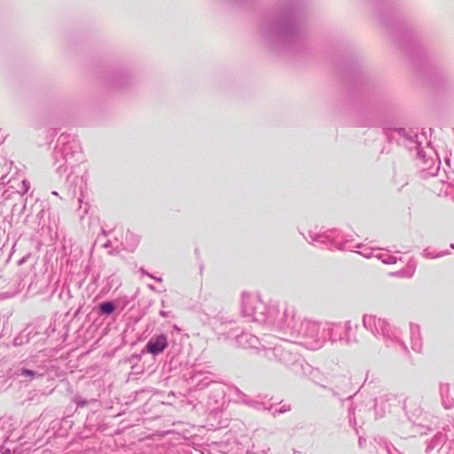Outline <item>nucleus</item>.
Segmentation results:
<instances>
[{
	"instance_id": "1",
	"label": "nucleus",
	"mask_w": 454,
	"mask_h": 454,
	"mask_svg": "<svg viewBox=\"0 0 454 454\" xmlns=\"http://www.w3.org/2000/svg\"><path fill=\"white\" fill-rule=\"evenodd\" d=\"M168 340L164 335L157 336L156 338L151 339L145 348L149 353L159 354L161 353L167 347Z\"/></svg>"
},
{
	"instance_id": "2",
	"label": "nucleus",
	"mask_w": 454,
	"mask_h": 454,
	"mask_svg": "<svg viewBox=\"0 0 454 454\" xmlns=\"http://www.w3.org/2000/svg\"><path fill=\"white\" fill-rule=\"evenodd\" d=\"M99 309L103 313L109 314L114 311V307L111 302H104L100 304Z\"/></svg>"
},
{
	"instance_id": "3",
	"label": "nucleus",
	"mask_w": 454,
	"mask_h": 454,
	"mask_svg": "<svg viewBox=\"0 0 454 454\" xmlns=\"http://www.w3.org/2000/svg\"><path fill=\"white\" fill-rule=\"evenodd\" d=\"M21 375L23 376H27V377H34L35 376V372L31 370H28V369H22L21 370Z\"/></svg>"
}]
</instances>
